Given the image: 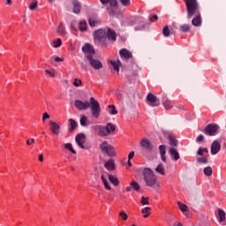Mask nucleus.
Returning <instances> with one entry per match:
<instances>
[{
  "instance_id": "9d476101",
  "label": "nucleus",
  "mask_w": 226,
  "mask_h": 226,
  "mask_svg": "<svg viewBox=\"0 0 226 226\" xmlns=\"http://www.w3.org/2000/svg\"><path fill=\"white\" fill-rule=\"evenodd\" d=\"M76 143L81 149H86V147H84V142H86V134L79 133L75 138Z\"/></svg>"
},
{
  "instance_id": "774afa93",
  "label": "nucleus",
  "mask_w": 226,
  "mask_h": 226,
  "mask_svg": "<svg viewBox=\"0 0 226 226\" xmlns=\"http://www.w3.org/2000/svg\"><path fill=\"white\" fill-rule=\"evenodd\" d=\"M31 142H32V144H34L35 140L34 138L31 139Z\"/></svg>"
},
{
  "instance_id": "f03ea898",
  "label": "nucleus",
  "mask_w": 226,
  "mask_h": 226,
  "mask_svg": "<svg viewBox=\"0 0 226 226\" xmlns=\"http://www.w3.org/2000/svg\"><path fill=\"white\" fill-rule=\"evenodd\" d=\"M74 105L78 110H86L89 109L91 110L92 117L98 119L100 117V114L102 113V108L100 107V102L94 100V97L90 98V102L87 101L82 102L80 100H76L74 102Z\"/></svg>"
},
{
  "instance_id": "09e8293b",
  "label": "nucleus",
  "mask_w": 226,
  "mask_h": 226,
  "mask_svg": "<svg viewBox=\"0 0 226 226\" xmlns=\"http://www.w3.org/2000/svg\"><path fill=\"white\" fill-rule=\"evenodd\" d=\"M88 24L91 27H94V26H96V20L93 19H89L88 20Z\"/></svg>"
},
{
  "instance_id": "603ef678",
  "label": "nucleus",
  "mask_w": 226,
  "mask_h": 226,
  "mask_svg": "<svg viewBox=\"0 0 226 226\" xmlns=\"http://www.w3.org/2000/svg\"><path fill=\"white\" fill-rule=\"evenodd\" d=\"M141 204H142L143 206H148V204H149V200H148V199H142V200H141Z\"/></svg>"
},
{
  "instance_id": "680f3d73",
  "label": "nucleus",
  "mask_w": 226,
  "mask_h": 226,
  "mask_svg": "<svg viewBox=\"0 0 226 226\" xmlns=\"http://www.w3.org/2000/svg\"><path fill=\"white\" fill-rule=\"evenodd\" d=\"M201 150L203 151V154L204 153H209V151L207 150V148H206V147H201Z\"/></svg>"
},
{
  "instance_id": "412c9836",
  "label": "nucleus",
  "mask_w": 226,
  "mask_h": 226,
  "mask_svg": "<svg viewBox=\"0 0 226 226\" xmlns=\"http://www.w3.org/2000/svg\"><path fill=\"white\" fill-rule=\"evenodd\" d=\"M170 146L173 147H177V139L172 134H169Z\"/></svg>"
},
{
  "instance_id": "de8ad7c7",
  "label": "nucleus",
  "mask_w": 226,
  "mask_h": 226,
  "mask_svg": "<svg viewBox=\"0 0 226 226\" xmlns=\"http://www.w3.org/2000/svg\"><path fill=\"white\" fill-rule=\"evenodd\" d=\"M121 2V4H123V6H130V0H119Z\"/></svg>"
},
{
  "instance_id": "f704fd0d",
  "label": "nucleus",
  "mask_w": 226,
  "mask_h": 226,
  "mask_svg": "<svg viewBox=\"0 0 226 226\" xmlns=\"http://www.w3.org/2000/svg\"><path fill=\"white\" fill-rule=\"evenodd\" d=\"M108 109H109V114H111V116H116L117 114V109H116V106L109 105Z\"/></svg>"
},
{
  "instance_id": "bb28decb",
  "label": "nucleus",
  "mask_w": 226,
  "mask_h": 226,
  "mask_svg": "<svg viewBox=\"0 0 226 226\" xmlns=\"http://www.w3.org/2000/svg\"><path fill=\"white\" fill-rule=\"evenodd\" d=\"M79 29V31H81V33L87 31V23L86 21H80Z\"/></svg>"
},
{
  "instance_id": "0e129e2a",
  "label": "nucleus",
  "mask_w": 226,
  "mask_h": 226,
  "mask_svg": "<svg viewBox=\"0 0 226 226\" xmlns=\"http://www.w3.org/2000/svg\"><path fill=\"white\" fill-rule=\"evenodd\" d=\"M31 144H32V141H29V139H26V145L31 146Z\"/></svg>"
},
{
  "instance_id": "c03bdc74",
  "label": "nucleus",
  "mask_w": 226,
  "mask_h": 226,
  "mask_svg": "<svg viewBox=\"0 0 226 226\" xmlns=\"http://www.w3.org/2000/svg\"><path fill=\"white\" fill-rule=\"evenodd\" d=\"M196 142L198 144H200L201 142H204V135L200 134L197 138H196Z\"/></svg>"
},
{
  "instance_id": "864d4df0",
  "label": "nucleus",
  "mask_w": 226,
  "mask_h": 226,
  "mask_svg": "<svg viewBox=\"0 0 226 226\" xmlns=\"http://www.w3.org/2000/svg\"><path fill=\"white\" fill-rule=\"evenodd\" d=\"M45 72L48 73V75H49V77H56V73L54 72L46 70Z\"/></svg>"
},
{
  "instance_id": "6ab92c4d",
  "label": "nucleus",
  "mask_w": 226,
  "mask_h": 226,
  "mask_svg": "<svg viewBox=\"0 0 226 226\" xmlns=\"http://www.w3.org/2000/svg\"><path fill=\"white\" fill-rule=\"evenodd\" d=\"M56 33L59 36H66V29L64 28V26H63V23H60L58 26Z\"/></svg>"
},
{
  "instance_id": "c756f323",
  "label": "nucleus",
  "mask_w": 226,
  "mask_h": 226,
  "mask_svg": "<svg viewBox=\"0 0 226 226\" xmlns=\"http://www.w3.org/2000/svg\"><path fill=\"white\" fill-rule=\"evenodd\" d=\"M162 105L166 110L172 109V102L169 99H167L165 102H163Z\"/></svg>"
},
{
  "instance_id": "37998d69",
  "label": "nucleus",
  "mask_w": 226,
  "mask_h": 226,
  "mask_svg": "<svg viewBox=\"0 0 226 226\" xmlns=\"http://www.w3.org/2000/svg\"><path fill=\"white\" fill-rule=\"evenodd\" d=\"M120 218H122V220H128V214H126V212L124 211H121L119 214Z\"/></svg>"
},
{
  "instance_id": "ea45409f",
  "label": "nucleus",
  "mask_w": 226,
  "mask_h": 226,
  "mask_svg": "<svg viewBox=\"0 0 226 226\" xmlns=\"http://www.w3.org/2000/svg\"><path fill=\"white\" fill-rule=\"evenodd\" d=\"M63 41H61V39H57L56 41H54V48L55 49H59V47H61Z\"/></svg>"
},
{
  "instance_id": "13d9d810",
  "label": "nucleus",
  "mask_w": 226,
  "mask_h": 226,
  "mask_svg": "<svg viewBox=\"0 0 226 226\" xmlns=\"http://www.w3.org/2000/svg\"><path fill=\"white\" fill-rule=\"evenodd\" d=\"M55 61H56V63H59V62L63 61V58H61L59 56H56Z\"/></svg>"
},
{
  "instance_id": "69168bd1",
  "label": "nucleus",
  "mask_w": 226,
  "mask_h": 226,
  "mask_svg": "<svg viewBox=\"0 0 226 226\" xmlns=\"http://www.w3.org/2000/svg\"><path fill=\"white\" fill-rule=\"evenodd\" d=\"M132 185L129 186V187H127V188H126L127 192H131V191H132Z\"/></svg>"
},
{
  "instance_id": "a19ab883",
  "label": "nucleus",
  "mask_w": 226,
  "mask_h": 226,
  "mask_svg": "<svg viewBox=\"0 0 226 226\" xmlns=\"http://www.w3.org/2000/svg\"><path fill=\"white\" fill-rule=\"evenodd\" d=\"M38 7V1H34V3H32L29 5V10H31L32 11H34V10H36V8Z\"/></svg>"
},
{
  "instance_id": "aec40b11",
  "label": "nucleus",
  "mask_w": 226,
  "mask_h": 226,
  "mask_svg": "<svg viewBox=\"0 0 226 226\" xmlns=\"http://www.w3.org/2000/svg\"><path fill=\"white\" fill-rule=\"evenodd\" d=\"M111 66H113L114 72H117V73H119V66L121 65V61L116 60L110 61Z\"/></svg>"
},
{
  "instance_id": "ddd939ff",
  "label": "nucleus",
  "mask_w": 226,
  "mask_h": 226,
  "mask_svg": "<svg viewBox=\"0 0 226 226\" xmlns=\"http://www.w3.org/2000/svg\"><path fill=\"white\" fill-rule=\"evenodd\" d=\"M82 52L86 54L87 56H94V48L91 46L90 44H86L85 46L82 47Z\"/></svg>"
},
{
  "instance_id": "423d86ee",
  "label": "nucleus",
  "mask_w": 226,
  "mask_h": 226,
  "mask_svg": "<svg viewBox=\"0 0 226 226\" xmlns=\"http://www.w3.org/2000/svg\"><path fill=\"white\" fill-rule=\"evenodd\" d=\"M202 132L205 135H208V137H214L218 132V125L216 124H209Z\"/></svg>"
},
{
  "instance_id": "bf43d9fd",
  "label": "nucleus",
  "mask_w": 226,
  "mask_h": 226,
  "mask_svg": "<svg viewBox=\"0 0 226 226\" xmlns=\"http://www.w3.org/2000/svg\"><path fill=\"white\" fill-rule=\"evenodd\" d=\"M39 162H43V154H39Z\"/></svg>"
},
{
  "instance_id": "dca6fc26",
  "label": "nucleus",
  "mask_w": 226,
  "mask_h": 226,
  "mask_svg": "<svg viewBox=\"0 0 226 226\" xmlns=\"http://www.w3.org/2000/svg\"><path fill=\"white\" fill-rule=\"evenodd\" d=\"M119 54H120L121 57H124V59H132V57H133V55H132L130 50H128L126 49H122L119 51Z\"/></svg>"
},
{
  "instance_id": "f8f14e48",
  "label": "nucleus",
  "mask_w": 226,
  "mask_h": 226,
  "mask_svg": "<svg viewBox=\"0 0 226 226\" xmlns=\"http://www.w3.org/2000/svg\"><path fill=\"white\" fill-rule=\"evenodd\" d=\"M49 125L51 126L50 127L51 133H53V135H59L61 126L54 121H49Z\"/></svg>"
},
{
  "instance_id": "4c0bfd02",
  "label": "nucleus",
  "mask_w": 226,
  "mask_h": 226,
  "mask_svg": "<svg viewBox=\"0 0 226 226\" xmlns=\"http://www.w3.org/2000/svg\"><path fill=\"white\" fill-rule=\"evenodd\" d=\"M65 149H68L71 151V153H73V154H77V152L73 149V147L72 146V143H66L64 145Z\"/></svg>"
},
{
  "instance_id": "393cba45",
  "label": "nucleus",
  "mask_w": 226,
  "mask_h": 226,
  "mask_svg": "<svg viewBox=\"0 0 226 226\" xmlns=\"http://www.w3.org/2000/svg\"><path fill=\"white\" fill-rule=\"evenodd\" d=\"M102 4H109L110 6H117V0H100Z\"/></svg>"
},
{
  "instance_id": "c85d7f7f",
  "label": "nucleus",
  "mask_w": 226,
  "mask_h": 226,
  "mask_svg": "<svg viewBox=\"0 0 226 226\" xmlns=\"http://www.w3.org/2000/svg\"><path fill=\"white\" fill-rule=\"evenodd\" d=\"M218 216H219V222H225V211H223L222 208H219L218 210Z\"/></svg>"
},
{
  "instance_id": "a18cd8bd",
  "label": "nucleus",
  "mask_w": 226,
  "mask_h": 226,
  "mask_svg": "<svg viewBox=\"0 0 226 226\" xmlns=\"http://www.w3.org/2000/svg\"><path fill=\"white\" fill-rule=\"evenodd\" d=\"M71 29L77 31V21L73 20L71 22Z\"/></svg>"
},
{
  "instance_id": "7ed1b4c3",
  "label": "nucleus",
  "mask_w": 226,
  "mask_h": 226,
  "mask_svg": "<svg viewBox=\"0 0 226 226\" xmlns=\"http://www.w3.org/2000/svg\"><path fill=\"white\" fill-rule=\"evenodd\" d=\"M94 38L95 41H98L100 45H107L109 41H116L117 40V34L110 27H105L104 29H98L94 32Z\"/></svg>"
},
{
  "instance_id": "20e7f679",
  "label": "nucleus",
  "mask_w": 226,
  "mask_h": 226,
  "mask_svg": "<svg viewBox=\"0 0 226 226\" xmlns=\"http://www.w3.org/2000/svg\"><path fill=\"white\" fill-rule=\"evenodd\" d=\"M143 177L147 186L153 188V190H158L160 184L156 178V175L149 168H144Z\"/></svg>"
},
{
  "instance_id": "0eeeda50",
  "label": "nucleus",
  "mask_w": 226,
  "mask_h": 226,
  "mask_svg": "<svg viewBox=\"0 0 226 226\" xmlns=\"http://www.w3.org/2000/svg\"><path fill=\"white\" fill-rule=\"evenodd\" d=\"M87 59L94 70H102V68H103V64H102L100 60L93 58V56L87 55Z\"/></svg>"
},
{
  "instance_id": "4be33fe9",
  "label": "nucleus",
  "mask_w": 226,
  "mask_h": 226,
  "mask_svg": "<svg viewBox=\"0 0 226 226\" xmlns=\"http://www.w3.org/2000/svg\"><path fill=\"white\" fill-rule=\"evenodd\" d=\"M170 154L171 156H173L175 162H177V160H179V152H177L176 148H170Z\"/></svg>"
},
{
  "instance_id": "6e6d98bb",
  "label": "nucleus",
  "mask_w": 226,
  "mask_h": 226,
  "mask_svg": "<svg viewBox=\"0 0 226 226\" xmlns=\"http://www.w3.org/2000/svg\"><path fill=\"white\" fill-rule=\"evenodd\" d=\"M133 156H135V152H133V151L130 152V154L128 155V160H132L133 158Z\"/></svg>"
},
{
  "instance_id": "b1692460",
  "label": "nucleus",
  "mask_w": 226,
  "mask_h": 226,
  "mask_svg": "<svg viewBox=\"0 0 226 226\" xmlns=\"http://www.w3.org/2000/svg\"><path fill=\"white\" fill-rule=\"evenodd\" d=\"M151 207H144L143 209H141V213L143 215V218H149V215H151Z\"/></svg>"
},
{
  "instance_id": "5701e85b",
  "label": "nucleus",
  "mask_w": 226,
  "mask_h": 226,
  "mask_svg": "<svg viewBox=\"0 0 226 226\" xmlns=\"http://www.w3.org/2000/svg\"><path fill=\"white\" fill-rule=\"evenodd\" d=\"M109 180L112 185H114V186H117L119 185V178L114 175H109Z\"/></svg>"
},
{
  "instance_id": "7c9ffc66",
  "label": "nucleus",
  "mask_w": 226,
  "mask_h": 226,
  "mask_svg": "<svg viewBox=\"0 0 226 226\" xmlns=\"http://www.w3.org/2000/svg\"><path fill=\"white\" fill-rule=\"evenodd\" d=\"M177 205H178L180 211H182V213H186V211H188V206L185 205L181 201H178Z\"/></svg>"
},
{
  "instance_id": "a878e982",
  "label": "nucleus",
  "mask_w": 226,
  "mask_h": 226,
  "mask_svg": "<svg viewBox=\"0 0 226 226\" xmlns=\"http://www.w3.org/2000/svg\"><path fill=\"white\" fill-rule=\"evenodd\" d=\"M191 26L188 24H184L180 26L181 33H190Z\"/></svg>"
},
{
  "instance_id": "3c124183",
  "label": "nucleus",
  "mask_w": 226,
  "mask_h": 226,
  "mask_svg": "<svg viewBox=\"0 0 226 226\" xmlns=\"http://www.w3.org/2000/svg\"><path fill=\"white\" fill-rule=\"evenodd\" d=\"M46 119H50V116L47 112L42 114V121H43V123L45 122Z\"/></svg>"
},
{
  "instance_id": "e2e57ef3",
  "label": "nucleus",
  "mask_w": 226,
  "mask_h": 226,
  "mask_svg": "<svg viewBox=\"0 0 226 226\" xmlns=\"http://www.w3.org/2000/svg\"><path fill=\"white\" fill-rule=\"evenodd\" d=\"M173 226H183V223H181V222H177V223H174Z\"/></svg>"
},
{
  "instance_id": "8fccbe9b",
  "label": "nucleus",
  "mask_w": 226,
  "mask_h": 226,
  "mask_svg": "<svg viewBox=\"0 0 226 226\" xmlns=\"http://www.w3.org/2000/svg\"><path fill=\"white\" fill-rule=\"evenodd\" d=\"M149 20L150 22H156V20H158V15L154 14L153 16H150Z\"/></svg>"
},
{
  "instance_id": "cd10ccee",
  "label": "nucleus",
  "mask_w": 226,
  "mask_h": 226,
  "mask_svg": "<svg viewBox=\"0 0 226 226\" xmlns=\"http://www.w3.org/2000/svg\"><path fill=\"white\" fill-rule=\"evenodd\" d=\"M155 171L158 174H161V176H165V169L163 168L162 164H158V166L155 168Z\"/></svg>"
},
{
  "instance_id": "72a5a7b5",
  "label": "nucleus",
  "mask_w": 226,
  "mask_h": 226,
  "mask_svg": "<svg viewBox=\"0 0 226 226\" xmlns=\"http://www.w3.org/2000/svg\"><path fill=\"white\" fill-rule=\"evenodd\" d=\"M162 34L165 38H169L170 36V30L169 29V26H165L162 29Z\"/></svg>"
},
{
  "instance_id": "39448f33",
  "label": "nucleus",
  "mask_w": 226,
  "mask_h": 226,
  "mask_svg": "<svg viewBox=\"0 0 226 226\" xmlns=\"http://www.w3.org/2000/svg\"><path fill=\"white\" fill-rule=\"evenodd\" d=\"M93 130L96 132L99 137H109L110 133L116 132V125L112 123H109L106 126L103 125H94Z\"/></svg>"
},
{
  "instance_id": "a211bd4d",
  "label": "nucleus",
  "mask_w": 226,
  "mask_h": 226,
  "mask_svg": "<svg viewBox=\"0 0 226 226\" xmlns=\"http://www.w3.org/2000/svg\"><path fill=\"white\" fill-rule=\"evenodd\" d=\"M104 167L107 169V170H115L116 163L114 162V160L110 159L104 164Z\"/></svg>"
},
{
  "instance_id": "e433bc0d",
  "label": "nucleus",
  "mask_w": 226,
  "mask_h": 226,
  "mask_svg": "<svg viewBox=\"0 0 226 226\" xmlns=\"http://www.w3.org/2000/svg\"><path fill=\"white\" fill-rule=\"evenodd\" d=\"M101 179L102 181L104 188H106V190H110V185H109V182H107V179H105V177H103V175L101 176Z\"/></svg>"
},
{
  "instance_id": "473e14b6",
  "label": "nucleus",
  "mask_w": 226,
  "mask_h": 226,
  "mask_svg": "<svg viewBox=\"0 0 226 226\" xmlns=\"http://www.w3.org/2000/svg\"><path fill=\"white\" fill-rule=\"evenodd\" d=\"M69 123L71 124L69 132H73V130H75L77 128V122L75 120L70 118Z\"/></svg>"
},
{
  "instance_id": "1a4fd4ad",
  "label": "nucleus",
  "mask_w": 226,
  "mask_h": 226,
  "mask_svg": "<svg viewBox=\"0 0 226 226\" xmlns=\"http://www.w3.org/2000/svg\"><path fill=\"white\" fill-rule=\"evenodd\" d=\"M100 148L102 153H106L109 156H114V147L109 145L107 141L102 143Z\"/></svg>"
},
{
  "instance_id": "f3484780",
  "label": "nucleus",
  "mask_w": 226,
  "mask_h": 226,
  "mask_svg": "<svg viewBox=\"0 0 226 226\" xmlns=\"http://www.w3.org/2000/svg\"><path fill=\"white\" fill-rule=\"evenodd\" d=\"M159 153L162 158V161L166 163L167 162V157H165V154L167 153V150L165 149V145L159 146Z\"/></svg>"
},
{
  "instance_id": "c9c22d12",
  "label": "nucleus",
  "mask_w": 226,
  "mask_h": 226,
  "mask_svg": "<svg viewBox=\"0 0 226 226\" xmlns=\"http://www.w3.org/2000/svg\"><path fill=\"white\" fill-rule=\"evenodd\" d=\"M87 117L82 115V116L80 117V119H79V123H80L81 126H87Z\"/></svg>"
},
{
  "instance_id": "2f4dec72",
  "label": "nucleus",
  "mask_w": 226,
  "mask_h": 226,
  "mask_svg": "<svg viewBox=\"0 0 226 226\" xmlns=\"http://www.w3.org/2000/svg\"><path fill=\"white\" fill-rule=\"evenodd\" d=\"M203 172L205 176H213V168H211V166H207L204 169Z\"/></svg>"
},
{
  "instance_id": "79ce46f5",
  "label": "nucleus",
  "mask_w": 226,
  "mask_h": 226,
  "mask_svg": "<svg viewBox=\"0 0 226 226\" xmlns=\"http://www.w3.org/2000/svg\"><path fill=\"white\" fill-rule=\"evenodd\" d=\"M72 84L75 87H79L80 86H82V80L75 79Z\"/></svg>"
},
{
  "instance_id": "4468645a",
  "label": "nucleus",
  "mask_w": 226,
  "mask_h": 226,
  "mask_svg": "<svg viewBox=\"0 0 226 226\" xmlns=\"http://www.w3.org/2000/svg\"><path fill=\"white\" fill-rule=\"evenodd\" d=\"M140 146L144 149H147V151H153V144L151 143V141H149L148 139H141Z\"/></svg>"
},
{
  "instance_id": "2eb2a0df",
  "label": "nucleus",
  "mask_w": 226,
  "mask_h": 226,
  "mask_svg": "<svg viewBox=\"0 0 226 226\" xmlns=\"http://www.w3.org/2000/svg\"><path fill=\"white\" fill-rule=\"evenodd\" d=\"M73 6V13L79 14L80 13V10H82V5L79 0H72Z\"/></svg>"
},
{
  "instance_id": "9b49d317",
  "label": "nucleus",
  "mask_w": 226,
  "mask_h": 226,
  "mask_svg": "<svg viewBox=\"0 0 226 226\" xmlns=\"http://www.w3.org/2000/svg\"><path fill=\"white\" fill-rule=\"evenodd\" d=\"M222 149V145H220V142L218 140L213 141L211 145V154H218L220 153V150Z\"/></svg>"
},
{
  "instance_id": "4d7b16f0",
  "label": "nucleus",
  "mask_w": 226,
  "mask_h": 226,
  "mask_svg": "<svg viewBox=\"0 0 226 226\" xmlns=\"http://www.w3.org/2000/svg\"><path fill=\"white\" fill-rule=\"evenodd\" d=\"M107 11H108V12H109V15H114V10H112V8L108 7V8H107Z\"/></svg>"
},
{
  "instance_id": "49530a36",
  "label": "nucleus",
  "mask_w": 226,
  "mask_h": 226,
  "mask_svg": "<svg viewBox=\"0 0 226 226\" xmlns=\"http://www.w3.org/2000/svg\"><path fill=\"white\" fill-rule=\"evenodd\" d=\"M199 163H207V158L206 157H200L198 158Z\"/></svg>"
},
{
  "instance_id": "5fc2aeb1",
  "label": "nucleus",
  "mask_w": 226,
  "mask_h": 226,
  "mask_svg": "<svg viewBox=\"0 0 226 226\" xmlns=\"http://www.w3.org/2000/svg\"><path fill=\"white\" fill-rule=\"evenodd\" d=\"M197 154H199V156H204V152H203V150H202V147H200L198 149Z\"/></svg>"
},
{
  "instance_id": "338daca9",
  "label": "nucleus",
  "mask_w": 226,
  "mask_h": 226,
  "mask_svg": "<svg viewBox=\"0 0 226 226\" xmlns=\"http://www.w3.org/2000/svg\"><path fill=\"white\" fill-rule=\"evenodd\" d=\"M128 165L129 167H132V161L128 159Z\"/></svg>"
},
{
  "instance_id": "6e6552de",
  "label": "nucleus",
  "mask_w": 226,
  "mask_h": 226,
  "mask_svg": "<svg viewBox=\"0 0 226 226\" xmlns=\"http://www.w3.org/2000/svg\"><path fill=\"white\" fill-rule=\"evenodd\" d=\"M147 103L150 107H160V99L156 98V95L150 93L147 95Z\"/></svg>"
},
{
  "instance_id": "052dcab7",
  "label": "nucleus",
  "mask_w": 226,
  "mask_h": 226,
  "mask_svg": "<svg viewBox=\"0 0 226 226\" xmlns=\"http://www.w3.org/2000/svg\"><path fill=\"white\" fill-rule=\"evenodd\" d=\"M5 4H7L8 6H11V0H6Z\"/></svg>"
},
{
  "instance_id": "58836bf2",
  "label": "nucleus",
  "mask_w": 226,
  "mask_h": 226,
  "mask_svg": "<svg viewBox=\"0 0 226 226\" xmlns=\"http://www.w3.org/2000/svg\"><path fill=\"white\" fill-rule=\"evenodd\" d=\"M132 188H133V190H136V192H139V190H140V185H139V183L133 181L131 184Z\"/></svg>"
},
{
  "instance_id": "f257e3e1",
  "label": "nucleus",
  "mask_w": 226,
  "mask_h": 226,
  "mask_svg": "<svg viewBox=\"0 0 226 226\" xmlns=\"http://www.w3.org/2000/svg\"><path fill=\"white\" fill-rule=\"evenodd\" d=\"M185 3L187 11V19L189 20L192 19V25L194 26V27L202 26V16L200 15L199 2L197 0H185Z\"/></svg>"
}]
</instances>
